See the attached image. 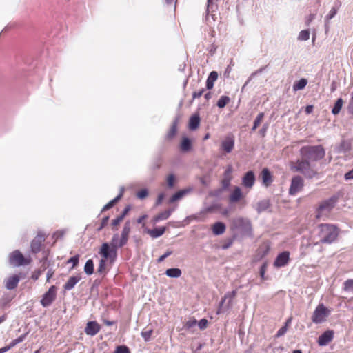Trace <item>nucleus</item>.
Segmentation results:
<instances>
[{"mask_svg":"<svg viewBox=\"0 0 353 353\" xmlns=\"http://www.w3.org/2000/svg\"><path fill=\"white\" fill-rule=\"evenodd\" d=\"M123 246L121 245V238L119 239V234H114L110 244L108 243H103L101 245L99 254L103 258L110 259L111 262H114L117 256L118 248Z\"/></svg>","mask_w":353,"mask_h":353,"instance_id":"nucleus-1","label":"nucleus"},{"mask_svg":"<svg viewBox=\"0 0 353 353\" xmlns=\"http://www.w3.org/2000/svg\"><path fill=\"white\" fill-rule=\"evenodd\" d=\"M302 158L309 161H316L323 159L325 151L321 145L304 146L301 149Z\"/></svg>","mask_w":353,"mask_h":353,"instance_id":"nucleus-2","label":"nucleus"},{"mask_svg":"<svg viewBox=\"0 0 353 353\" xmlns=\"http://www.w3.org/2000/svg\"><path fill=\"white\" fill-rule=\"evenodd\" d=\"M294 169L309 179L313 178L317 174L316 171L311 166L310 161L303 158L301 160L297 161Z\"/></svg>","mask_w":353,"mask_h":353,"instance_id":"nucleus-3","label":"nucleus"},{"mask_svg":"<svg viewBox=\"0 0 353 353\" xmlns=\"http://www.w3.org/2000/svg\"><path fill=\"white\" fill-rule=\"evenodd\" d=\"M236 295V291L233 290L226 293L224 297L221 299L219 307L217 311V314L224 313L228 311L232 305V300Z\"/></svg>","mask_w":353,"mask_h":353,"instance_id":"nucleus-4","label":"nucleus"},{"mask_svg":"<svg viewBox=\"0 0 353 353\" xmlns=\"http://www.w3.org/2000/svg\"><path fill=\"white\" fill-rule=\"evenodd\" d=\"M329 314V310L323 304L319 305L315 309L312 320L314 323L319 324L324 322Z\"/></svg>","mask_w":353,"mask_h":353,"instance_id":"nucleus-5","label":"nucleus"},{"mask_svg":"<svg viewBox=\"0 0 353 353\" xmlns=\"http://www.w3.org/2000/svg\"><path fill=\"white\" fill-rule=\"evenodd\" d=\"M57 296V288L52 285L49 290L43 295L41 300V304L43 307L50 306L55 300Z\"/></svg>","mask_w":353,"mask_h":353,"instance_id":"nucleus-6","label":"nucleus"},{"mask_svg":"<svg viewBox=\"0 0 353 353\" xmlns=\"http://www.w3.org/2000/svg\"><path fill=\"white\" fill-rule=\"evenodd\" d=\"M232 225L236 228L243 233H248L251 231L252 225L250 221L242 217L233 219Z\"/></svg>","mask_w":353,"mask_h":353,"instance_id":"nucleus-7","label":"nucleus"},{"mask_svg":"<svg viewBox=\"0 0 353 353\" xmlns=\"http://www.w3.org/2000/svg\"><path fill=\"white\" fill-rule=\"evenodd\" d=\"M304 186L303 179L300 176H295L292 179L289 188V194L295 195L300 192Z\"/></svg>","mask_w":353,"mask_h":353,"instance_id":"nucleus-8","label":"nucleus"},{"mask_svg":"<svg viewBox=\"0 0 353 353\" xmlns=\"http://www.w3.org/2000/svg\"><path fill=\"white\" fill-rule=\"evenodd\" d=\"M9 262L14 266H21L28 264L23 255L19 250H14L11 253L9 258Z\"/></svg>","mask_w":353,"mask_h":353,"instance_id":"nucleus-9","label":"nucleus"},{"mask_svg":"<svg viewBox=\"0 0 353 353\" xmlns=\"http://www.w3.org/2000/svg\"><path fill=\"white\" fill-rule=\"evenodd\" d=\"M45 235L39 232L37 236L32 241L30 248L33 253H38L41 251L42 243L45 241Z\"/></svg>","mask_w":353,"mask_h":353,"instance_id":"nucleus-10","label":"nucleus"},{"mask_svg":"<svg viewBox=\"0 0 353 353\" xmlns=\"http://www.w3.org/2000/svg\"><path fill=\"white\" fill-rule=\"evenodd\" d=\"M290 260V252L284 251L278 254L274 262V265L277 268H281L285 266Z\"/></svg>","mask_w":353,"mask_h":353,"instance_id":"nucleus-11","label":"nucleus"},{"mask_svg":"<svg viewBox=\"0 0 353 353\" xmlns=\"http://www.w3.org/2000/svg\"><path fill=\"white\" fill-rule=\"evenodd\" d=\"M101 330V325L94 321H88L85 327V332L87 335L95 336Z\"/></svg>","mask_w":353,"mask_h":353,"instance_id":"nucleus-12","label":"nucleus"},{"mask_svg":"<svg viewBox=\"0 0 353 353\" xmlns=\"http://www.w3.org/2000/svg\"><path fill=\"white\" fill-rule=\"evenodd\" d=\"M131 231V223L125 221L121 234V245H125L128 241L129 234Z\"/></svg>","mask_w":353,"mask_h":353,"instance_id":"nucleus-13","label":"nucleus"},{"mask_svg":"<svg viewBox=\"0 0 353 353\" xmlns=\"http://www.w3.org/2000/svg\"><path fill=\"white\" fill-rule=\"evenodd\" d=\"M255 182V176L253 171L247 172L242 179V185L248 188H252Z\"/></svg>","mask_w":353,"mask_h":353,"instance_id":"nucleus-14","label":"nucleus"},{"mask_svg":"<svg viewBox=\"0 0 353 353\" xmlns=\"http://www.w3.org/2000/svg\"><path fill=\"white\" fill-rule=\"evenodd\" d=\"M20 281V278L18 275L14 274L6 279L5 282V287L7 290H11L15 289Z\"/></svg>","mask_w":353,"mask_h":353,"instance_id":"nucleus-15","label":"nucleus"},{"mask_svg":"<svg viewBox=\"0 0 353 353\" xmlns=\"http://www.w3.org/2000/svg\"><path fill=\"white\" fill-rule=\"evenodd\" d=\"M234 146V139L232 136H227L221 142V148L226 152L230 153L232 151Z\"/></svg>","mask_w":353,"mask_h":353,"instance_id":"nucleus-16","label":"nucleus"},{"mask_svg":"<svg viewBox=\"0 0 353 353\" xmlns=\"http://www.w3.org/2000/svg\"><path fill=\"white\" fill-rule=\"evenodd\" d=\"M331 210V198L325 200L323 203H321L317 209V214L316 217L319 218L323 214H325V212H330Z\"/></svg>","mask_w":353,"mask_h":353,"instance_id":"nucleus-17","label":"nucleus"},{"mask_svg":"<svg viewBox=\"0 0 353 353\" xmlns=\"http://www.w3.org/2000/svg\"><path fill=\"white\" fill-rule=\"evenodd\" d=\"M320 228L321 233H323L324 231L327 232L325 236H322L321 238L320 242L323 243H331V225L330 224H321Z\"/></svg>","mask_w":353,"mask_h":353,"instance_id":"nucleus-18","label":"nucleus"},{"mask_svg":"<svg viewBox=\"0 0 353 353\" xmlns=\"http://www.w3.org/2000/svg\"><path fill=\"white\" fill-rule=\"evenodd\" d=\"M166 230L165 227L155 228L154 229L145 228L144 232L148 234L152 238L156 239L162 236Z\"/></svg>","mask_w":353,"mask_h":353,"instance_id":"nucleus-19","label":"nucleus"},{"mask_svg":"<svg viewBox=\"0 0 353 353\" xmlns=\"http://www.w3.org/2000/svg\"><path fill=\"white\" fill-rule=\"evenodd\" d=\"M81 279L79 274L72 276L69 278L68 281L63 285V290L65 291H70L74 288L75 285Z\"/></svg>","mask_w":353,"mask_h":353,"instance_id":"nucleus-20","label":"nucleus"},{"mask_svg":"<svg viewBox=\"0 0 353 353\" xmlns=\"http://www.w3.org/2000/svg\"><path fill=\"white\" fill-rule=\"evenodd\" d=\"M130 209H131V206L130 205H127L124 208L123 212L121 213V214L119 215L116 219H113L112 221L111 225L112 226V229L113 230H114V227H116V226H117L118 225L120 224V223L123 220L125 216L128 214V213L129 212Z\"/></svg>","mask_w":353,"mask_h":353,"instance_id":"nucleus-21","label":"nucleus"},{"mask_svg":"<svg viewBox=\"0 0 353 353\" xmlns=\"http://www.w3.org/2000/svg\"><path fill=\"white\" fill-rule=\"evenodd\" d=\"M261 177L263 181V184L268 187L272 182V176L270 171L268 168H263L261 171Z\"/></svg>","mask_w":353,"mask_h":353,"instance_id":"nucleus-22","label":"nucleus"},{"mask_svg":"<svg viewBox=\"0 0 353 353\" xmlns=\"http://www.w3.org/2000/svg\"><path fill=\"white\" fill-rule=\"evenodd\" d=\"M173 211H174L173 209H168V210H166L161 213H159L157 215H156L153 218V219H152L153 223H157L161 220H165V219H168Z\"/></svg>","mask_w":353,"mask_h":353,"instance_id":"nucleus-23","label":"nucleus"},{"mask_svg":"<svg viewBox=\"0 0 353 353\" xmlns=\"http://www.w3.org/2000/svg\"><path fill=\"white\" fill-rule=\"evenodd\" d=\"M331 341V330L325 331L318 339V343L320 346H325Z\"/></svg>","mask_w":353,"mask_h":353,"instance_id":"nucleus-24","label":"nucleus"},{"mask_svg":"<svg viewBox=\"0 0 353 353\" xmlns=\"http://www.w3.org/2000/svg\"><path fill=\"white\" fill-rule=\"evenodd\" d=\"M200 117L199 114L192 115L189 120L188 128L190 130H196L200 124Z\"/></svg>","mask_w":353,"mask_h":353,"instance_id":"nucleus-25","label":"nucleus"},{"mask_svg":"<svg viewBox=\"0 0 353 353\" xmlns=\"http://www.w3.org/2000/svg\"><path fill=\"white\" fill-rule=\"evenodd\" d=\"M218 79V73L216 71H212L206 81V88L208 90H211L214 87V82Z\"/></svg>","mask_w":353,"mask_h":353,"instance_id":"nucleus-26","label":"nucleus"},{"mask_svg":"<svg viewBox=\"0 0 353 353\" xmlns=\"http://www.w3.org/2000/svg\"><path fill=\"white\" fill-rule=\"evenodd\" d=\"M270 206V202L269 199H263L259 201L256 205V210L259 214L265 211Z\"/></svg>","mask_w":353,"mask_h":353,"instance_id":"nucleus-27","label":"nucleus"},{"mask_svg":"<svg viewBox=\"0 0 353 353\" xmlns=\"http://www.w3.org/2000/svg\"><path fill=\"white\" fill-rule=\"evenodd\" d=\"M242 197L241 190L239 187H235L232 194L230 195V201L231 203H237Z\"/></svg>","mask_w":353,"mask_h":353,"instance_id":"nucleus-28","label":"nucleus"},{"mask_svg":"<svg viewBox=\"0 0 353 353\" xmlns=\"http://www.w3.org/2000/svg\"><path fill=\"white\" fill-rule=\"evenodd\" d=\"M179 120V116H176L172 122V124L170 127L169 132L167 134V138L168 139H172L176 135L177 132V125Z\"/></svg>","mask_w":353,"mask_h":353,"instance_id":"nucleus-29","label":"nucleus"},{"mask_svg":"<svg viewBox=\"0 0 353 353\" xmlns=\"http://www.w3.org/2000/svg\"><path fill=\"white\" fill-rule=\"evenodd\" d=\"M225 225L222 222H216L212 225V232L215 235H221L225 231Z\"/></svg>","mask_w":353,"mask_h":353,"instance_id":"nucleus-30","label":"nucleus"},{"mask_svg":"<svg viewBox=\"0 0 353 353\" xmlns=\"http://www.w3.org/2000/svg\"><path fill=\"white\" fill-rule=\"evenodd\" d=\"M180 148L182 152H186L192 148V141L186 137H183L181 141Z\"/></svg>","mask_w":353,"mask_h":353,"instance_id":"nucleus-31","label":"nucleus"},{"mask_svg":"<svg viewBox=\"0 0 353 353\" xmlns=\"http://www.w3.org/2000/svg\"><path fill=\"white\" fill-rule=\"evenodd\" d=\"M190 192L189 190L184 189L181 190L174 194L170 199H169V203H172L181 199H182L185 195H186Z\"/></svg>","mask_w":353,"mask_h":353,"instance_id":"nucleus-32","label":"nucleus"},{"mask_svg":"<svg viewBox=\"0 0 353 353\" xmlns=\"http://www.w3.org/2000/svg\"><path fill=\"white\" fill-rule=\"evenodd\" d=\"M165 274L170 278H179L181 275V270L176 268H169L166 270Z\"/></svg>","mask_w":353,"mask_h":353,"instance_id":"nucleus-33","label":"nucleus"},{"mask_svg":"<svg viewBox=\"0 0 353 353\" xmlns=\"http://www.w3.org/2000/svg\"><path fill=\"white\" fill-rule=\"evenodd\" d=\"M307 80L306 79L302 78L298 81H296L293 85V90L298 91L303 90L307 85Z\"/></svg>","mask_w":353,"mask_h":353,"instance_id":"nucleus-34","label":"nucleus"},{"mask_svg":"<svg viewBox=\"0 0 353 353\" xmlns=\"http://www.w3.org/2000/svg\"><path fill=\"white\" fill-rule=\"evenodd\" d=\"M84 272L88 275H91L94 272V262L92 259H89L85 262Z\"/></svg>","mask_w":353,"mask_h":353,"instance_id":"nucleus-35","label":"nucleus"},{"mask_svg":"<svg viewBox=\"0 0 353 353\" xmlns=\"http://www.w3.org/2000/svg\"><path fill=\"white\" fill-rule=\"evenodd\" d=\"M121 199V195H118L117 196H116L114 199L109 201L106 205H105L103 207L101 212H105L112 208Z\"/></svg>","mask_w":353,"mask_h":353,"instance_id":"nucleus-36","label":"nucleus"},{"mask_svg":"<svg viewBox=\"0 0 353 353\" xmlns=\"http://www.w3.org/2000/svg\"><path fill=\"white\" fill-rule=\"evenodd\" d=\"M343 99H339L336 101L334 107L332 108V114H339L340 112L342 107H343Z\"/></svg>","mask_w":353,"mask_h":353,"instance_id":"nucleus-37","label":"nucleus"},{"mask_svg":"<svg viewBox=\"0 0 353 353\" xmlns=\"http://www.w3.org/2000/svg\"><path fill=\"white\" fill-rule=\"evenodd\" d=\"M230 101V99L228 96H221L217 101V106L219 108H223Z\"/></svg>","mask_w":353,"mask_h":353,"instance_id":"nucleus-38","label":"nucleus"},{"mask_svg":"<svg viewBox=\"0 0 353 353\" xmlns=\"http://www.w3.org/2000/svg\"><path fill=\"white\" fill-rule=\"evenodd\" d=\"M11 299H12L7 295H4L0 298V309H3L8 306Z\"/></svg>","mask_w":353,"mask_h":353,"instance_id":"nucleus-39","label":"nucleus"},{"mask_svg":"<svg viewBox=\"0 0 353 353\" xmlns=\"http://www.w3.org/2000/svg\"><path fill=\"white\" fill-rule=\"evenodd\" d=\"M113 353H131V352L128 346L121 345L117 346Z\"/></svg>","mask_w":353,"mask_h":353,"instance_id":"nucleus-40","label":"nucleus"},{"mask_svg":"<svg viewBox=\"0 0 353 353\" xmlns=\"http://www.w3.org/2000/svg\"><path fill=\"white\" fill-rule=\"evenodd\" d=\"M27 335H28V332L25 333L24 334L21 335L16 339H14L13 341H12V342L9 344L10 347L12 348V347H14L16 345L23 342Z\"/></svg>","mask_w":353,"mask_h":353,"instance_id":"nucleus-41","label":"nucleus"},{"mask_svg":"<svg viewBox=\"0 0 353 353\" xmlns=\"http://www.w3.org/2000/svg\"><path fill=\"white\" fill-rule=\"evenodd\" d=\"M310 38V31L308 30H303L299 32L298 39L300 41H307Z\"/></svg>","mask_w":353,"mask_h":353,"instance_id":"nucleus-42","label":"nucleus"},{"mask_svg":"<svg viewBox=\"0 0 353 353\" xmlns=\"http://www.w3.org/2000/svg\"><path fill=\"white\" fill-rule=\"evenodd\" d=\"M266 68H267V66L262 67V68H259V70H257L256 71L252 72L251 74V75L250 76V77L246 81V82L245 83V84L243 85L242 89H244V88L248 85V84L250 83V81L252 79V78L255 75H256L257 74L261 73Z\"/></svg>","mask_w":353,"mask_h":353,"instance_id":"nucleus-43","label":"nucleus"},{"mask_svg":"<svg viewBox=\"0 0 353 353\" xmlns=\"http://www.w3.org/2000/svg\"><path fill=\"white\" fill-rule=\"evenodd\" d=\"M343 290L346 292H353V279H347L344 282Z\"/></svg>","mask_w":353,"mask_h":353,"instance_id":"nucleus-44","label":"nucleus"},{"mask_svg":"<svg viewBox=\"0 0 353 353\" xmlns=\"http://www.w3.org/2000/svg\"><path fill=\"white\" fill-rule=\"evenodd\" d=\"M351 149V143L350 141H343L340 145V151L347 152Z\"/></svg>","mask_w":353,"mask_h":353,"instance_id":"nucleus-45","label":"nucleus"},{"mask_svg":"<svg viewBox=\"0 0 353 353\" xmlns=\"http://www.w3.org/2000/svg\"><path fill=\"white\" fill-rule=\"evenodd\" d=\"M108 259H102L99 261V267L97 268V272L99 274H102L105 272V265H106V261Z\"/></svg>","mask_w":353,"mask_h":353,"instance_id":"nucleus-46","label":"nucleus"},{"mask_svg":"<svg viewBox=\"0 0 353 353\" xmlns=\"http://www.w3.org/2000/svg\"><path fill=\"white\" fill-rule=\"evenodd\" d=\"M232 177L223 178L221 181L222 188L219 190L221 192L223 190H226L230 185Z\"/></svg>","mask_w":353,"mask_h":353,"instance_id":"nucleus-47","label":"nucleus"},{"mask_svg":"<svg viewBox=\"0 0 353 353\" xmlns=\"http://www.w3.org/2000/svg\"><path fill=\"white\" fill-rule=\"evenodd\" d=\"M196 325L197 321L195 319H191L185 323L184 327L186 330H190L191 328L195 327Z\"/></svg>","mask_w":353,"mask_h":353,"instance_id":"nucleus-48","label":"nucleus"},{"mask_svg":"<svg viewBox=\"0 0 353 353\" xmlns=\"http://www.w3.org/2000/svg\"><path fill=\"white\" fill-rule=\"evenodd\" d=\"M148 195V191L147 189L143 188L137 192V196L139 199H144Z\"/></svg>","mask_w":353,"mask_h":353,"instance_id":"nucleus-49","label":"nucleus"},{"mask_svg":"<svg viewBox=\"0 0 353 353\" xmlns=\"http://www.w3.org/2000/svg\"><path fill=\"white\" fill-rule=\"evenodd\" d=\"M263 117H264V113L263 112H260L257 117H256L254 121V125L255 128H258L259 126V125L261 124L262 120L263 119Z\"/></svg>","mask_w":353,"mask_h":353,"instance_id":"nucleus-50","label":"nucleus"},{"mask_svg":"<svg viewBox=\"0 0 353 353\" xmlns=\"http://www.w3.org/2000/svg\"><path fill=\"white\" fill-rule=\"evenodd\" d=\"M152 333V330H145V331H142L141 334V336L143 338V339L145 341H149L150 339Z\"/></svg>","mask_w":353,"mask_h":353,"instance_id":"nucleus-51","label":"nucleus"},{"mask_svg":"<svg viewBox=\"0 0 353 353\" xmlns=\"http://www.w3.org/2000/svg\"><path fill=\"white\" fill-rule=\"evenodd\" d=\"M234 239L233 238H229L225 241V242L222 244L221 248L223 250H227L228 249L233 243Z\"/></svg>","mask_w":353,"mask_h":353,"instance_id":"nucleus-52","label":"nucleus"},{"mask_svg":"<svg viewBox=\"0 0 353 353\" xmlns=\"http://www.w3.org/2000/svg\"><path fill=\"white\" fill-rule=\"evenodd\" d=\"M208 321L206 319H202L199 322H197V325L200 330H203L208 327Z\"/></svg>","mask_w":353,"mask_h":353,"instance_id":"nucleus-53","label":"nucleus"},{"mask_svg":"<svg viewBox=\"0 0 353 353\" xmlns=\"http://www.w3.org/2000/svg\"><path fill=\"white\" fill-rule=\"evenodd\" d=\"M174 180H175V176L173 174H170L168 176L167 183H168V186L170 188H172L174 187Z\"/></svg>","mask_w":353,"mask_h":353,"instance_id":"nucleus-54","label":"nucleus"},{"mask_svg":"<svg viewBox=\"0 0 353 353\" xmlns=\"http://www.w3.org/2000/svg\"><path fill=\"white\" fill-rule=\"evenodd\" d=\"M79 254H77L72 257H71L68 263H72V268L76 267L78 264H79Z\"/></svg>","mask_w":353,"mask_h":353,"instance_id":"nucleus-55","label":"nucleus"},{"mask_svg":"<svg viewBox=\"0 0 353 353\" xmlns=\"http://www.w3.org/2000/svg\"><path fill=\"white\" fill-rule=\"evenodd\" d=\"M287 330V325H283L278 330L276 336L279 338L283 336L286 333Z\"/></svg>","mask_w":353,"mask_h":353,"instance_id":"nucleus-56","label":"nucleus"},{"mask_svg":"<svg viewBox=\"0 0 353 353\" xmlns=\"http://www.w3.org/2000/svg\"><path fill=\"white\" fill-rule=\"evenodd\" d=\"M267 267H268L267 263H263L260 268V276L262 279H265L264 276H265V273L267 270Z\"/></svg>","mask_w":353,"mask_h":353,"instance_id":"nucleus-57","label":"nucleus"},{"mask_svg":"<svg viewBox=\"0 0 353 353\" xmlns=\"http://www.w3.org/2000/svg\"><path fill=\"white\" fill-rule=\"evenodd\" d=\"M108 220H109V217L108 216L103 217L102 219V220H101V223L100 226L97 228V230L98 231L101 230L107 225V223L108 222Z\"/></svg>","mask_w":353,"mask_h":353,"instance_id":"nucleus-58","label":"nucleus"},{"mask_svg":"<svg viewBox=\"0 0 353 353\" xmlns=\"http://www.w3.org/2000/svg\"><path fill=\"white\" fill-rule=\"evenodd\" d=\"M205 92V89L202 88L199 91H195L192 93V99H195L196 98H199Z\"/></svg>","mask_w":353,"mask_h":353,"instance_id":"nucleus-59","label":"nucleus"},{"mask_svg":"<svg viewBox=\"0 0 353 353\" xmlns=\"http://www.w3.org/2000/svg\"><path fill=\"white\" fill-rule=\"evenodd\" d=\"M171 254H172V251H167L164 254H163L160 257H159V259H157V262L158 263L163 262L165 258H167L168 256H169Z\"/></svg>","mask_w":353,"mask_h":353,"instance_id":"nucleus-60","label":"nucleus"},{"mask_svg":"<svg viewBox=\"0 0 353 353\" xmlns=\"http://www.w3.org/2000/svg\"><path fill=\"white\" fill-rule=\"evenodd\" d=\"M268 124H264L263 125V127L260 129L259 130V134L262 136V137H265V134H266V132H267V130H268Z\"/></svg>","mask_w":353,"mask_h":353,"instance_id":"nucleus-61","label":"nucleus"},{"mask_svg":"<svg viewBox=\"0 0 353 353\" xmlns=\"http://www.w3.org/2000/svg\"><path fill=\"white\" fill-rule=\"evenodd\" d=\"M232 172V168L231 165H229L224 172V177L223 178L232 177L231 176Z\"/></svg>","mask_w":353,"mask_h":353,"instance_id":"nucleus-62","label":"nucleus"},{"mask_svg":"<svg viewBox=\"0 0 353 353\" xmlns=\"http://www.w3.org/2000/svg\"><path fill=\"white\" fill-rule=\"evenodd\" d=\"M347 109L349 112L353 114V95L352 96V98L350 101Z\"/></svg>","mask_w":353,"mask_h":353,"instance_id":"nucleus-63","label":"nucleus"},{"mask_svg":"<svg viewBox=\"0 0 353 353\" xmlns=\"http://www.w3.org/2000/svg\"><path fill=\"white\" fill-rule=\"evenodd\" d=\"M345 179L346 180L353 179V169L345 174Z\"/></svg>","mask_w":353,"mask_h":353,"instance_id":"nucleus-64","label":"nucleus"}]
</instances>
